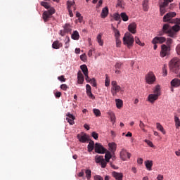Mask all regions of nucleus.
Returning a JSON list of instances; mask_svg holds the SVG:
<instances>
[{"label": "nucleus", "instance_id": "37", "mask_svg": "<svg viewBox=\"0 0 180 180\" xmlns=\"http://www.w3.org/2000/svg\"><path fill=\"white\" fill-rule=\"evenodd\" d=\"M120 16L124 22H127L129 20V16L126 13H121Z\"/></svg>", "mask_w": 180, "mask_h": 180}, {"label": "nucleus", "instance_id": "46", "mask_svg": "<svg viewBox=\"0 0 180 180\" xmlns=\"http://www.w3.org/2000/svg\"><path fill=\"white\" fill-rule=\"evenodd\" d=\"M105 86H109L110 85V79H109V77L108 75H105Z\"/></svg>", "mask_w": 180, "mask_h": 180}, {"label": "nucleus", "instance_id": "36", "mask_svg": "<svg viewBox=\"0 0 180 180\" xmlns=\"http://www.w3.org/2000/svg\"><path fill=\"white\" fill-rule=\"evenodd\" d=\"M143 11H145V12H147V11H148V0L143 1Z\"/></svg>", "mask_w": 180, "mask_h": 180}, {"label": "nucleus", "instance_id": "41", "mask_svg": "<svg viewBox=\"0 0 180 180\" xmlns=\"http://www.w3.org/2000/svg\"><path fill=\"white\" fill-rule=\"evenodd\" d=\"M135 43H136V44H139V46H141V47H144L145 46V44L141 43V41H140V39H139V37H135Z\"/></svg>", "mask_w": 180, "mask_h": 180}, {"label": "nucleus", "instance_id": "39", "mask_svg": "<svg viewBox=\"0 0 180 180\" xmlns=\"http://www.w3.org/2000/svg\"><path fill=\"white\" fill-rule=\"evenodd\" d=\"M93 112H94L95 116H96V117H99L102 115V113L101 112V110L99 109L94 108L93 110Z\"/></svg>", "mask_w": 180, "mask_h": 180}, {"label": "nucleus", "instance_id": "33", "mask_svg": "<svg viewBox=\"0 0 180 180\" xmlns=\"http://www.w3.org/2000/svg\"><path fill=\"white\" fill-rule=\"evenodd\" d=\"M156 127L158 130H160L162 133V134H165V130H164V127L161 125L160 123H156Z\"/></svg>", "mask_w": 180, "mask_h": 180}, {"label": "nucleus", "instance_id": "61", "mask_svg": "<svg viewBox=\"0 0 180 180\" xmlns=\"http://www.w3.org/2000/svg\"><path fill=\"white\" fill-rule=\"evenodd\" d=\"M80 59L82 61H85L86 60V55L85 53L80 56Z\"/></svg>", "mask_w": 180, "mask_h": 180}, {"label": "nucleus", "instance_id": "51", "mask_svg": "<svg viewBox=\"0 0 180 180\" xmlns=\"http://www.w3.org/2000/svg\"><path fill=\"white\" fill-rule=\"evenodd\" d=\"M160 15L162 16L167 11L165 10V7L160 6Z\"/></svg>", "mask_w": 180, "mask_h": 180}, {"label": "nucleus", "instance_id": "38", "mask_svg": "<svg viewBox=\"0 0 180 180\" xmlns=\"http://www.w3.org/2000/svg\"><path fill=\"white\" fill-rule=\"evenodd\" d=\"M86 177L88 180L91 179V176H92V172L90 169L85 170Z\"/></svg>", "mask_w": 180, "mask_h": 180}, {"label": "nucleus", "instance_id": "13", "mask_svg": "<svg viewBox=\"0 0 180 180\" xmlns=\"http://www.w3.org/2000/svg\"><path fill=\"white\" fill-rule=\"evenodd\" d=\"M77 138L78 139L80 143H86V141H89V138H88V135L86 134H77Z\"/></svg>", "mask_w": 180, "mask_h": 180}, {"label": "nucleus", "instance_id": "2", "mask_svg": "<svg viewBox=\"0 0 180 180\" xmlns=\"http://www.w3.org/2000/svg\"><path fill=\"white\" fill-rule=\"evenodd\" d=\"M122 41L123 44L127 46L128 49H131V47H133V44H134V37L129 32L125 33Z\"/></svg>", "mask_w": 180, "mask_h": 180}, {"label": "nucleus", "instance_id": "10", "mask_svg": "<svg viewBox=\"0 0 180 180\" xmlns=\"http://www.w3.org/2000/svg\"><path fill=\"white\" fill-rule=\"evenodd\" d=\"M130 157H131V154L127 152V150L124 148H122L120 151V158L122 161H126L128 158L129 160Z\"/></svg>", "mask_w": 180, "mask_h": 180}, {"label": "nucleus", "instance_id": "30", "mask_svg": "<svg viewBox=\"0 0 180 180\" xmlns=\"http://www.w3.org/2000/svg\"><path fill=\"white\" fill-rule=\"evenodd\" d=\"M96 39L99 46H103V40H102V33L98 34Z\"/></svg>", "mask_w": 180, "mask_h": 180}, {"label": "nucleus", "instance_id": "19", "mask_svg": "<svg viewBox=\"0 0 180 180\" xmlns=\"http://www.w3.org/2000/svg\"><path fill=\"white\" fill-rule=\"evenodd\" d=\"M170 84L174 88H178L180 86V79L178 78H174L171 81Z\"/></svg>", "mask_w": 180, "mask_h": 180}, {"label": "nucleus", "instance_id": "12", "mask_svg": "<svg viewBox=\"0 0 180 180\" xmlns=\"http://www.w3.org/2000/svg\"><path fill=\"white\" fill-rule=\"evenodd\" d=\"M167 41V39L164 37H156L152 40L153 44H162V43H165Z\"/></svg>", "mask_w": 180, "mask_h": 180}, {"label": "nucleus", "instance_id": "4", "mask_svg": "<svg viewBox=\"0 0 180 180\" xmlns=\"http://www.w3.org/2000/svg\"><path fill=\"white\" fill-rule=\"evenodd\" d=\"M54 13H56V9L53 7H51L48 11H44L42 14L44 22H49Z\"/></svg>", "mask_w": 180, "mask_h": 180}, {"label": "nucleus", "instance_id": "60", "mask_svg": "<svg viewBox=\"0 0 180 180\" xmlns=\"http://www.w3.org/2000/svg\"><path fill=\"white\" fill-rule=\"evenodd\" d=\"M176 52L178 56H180V44H178L176 47Z\"/></svg>", "mask_w": 180, "mask_h": 180}, {"label": "nucleus", "instance_id": "28", "mask_svg": "<svg viewBox=\"0 0 180 180\" xmlns=\"http://www.w3.org/2000/svg\"><path fill=\"white\" fill-rule=\"evenodd\" d=\"M115 103L117 109H121V108H123V101L121 99H115Z\"/></svg>", "mask_w": 180, "mask_h": 180}, {"label": "nucleus", "instance_id": "7", "mask_svg": "<svg viewBox=\"0 0 180 180\" xmlns=\"http://www.w3.org/2000/svg\"><path fill=\"white\" fill-rule=\"evenodd\" d=\"M176 16V13L175 12H169L163 17V22H169V23H171L174 19L172 18H175Z\"/></svg>", "mask_w": 180, "mask_h": 180}, {"label": "nucleus", "instance_id": "31", "mask_svg": "<svg viewBox=\"0 0 180 180\" xmlns=\"http://www.w3.org/2000/svg\"><path fill=\"white\" fill-rule=\"evenodd\" d=\"M155 95H159V96H161V88L160 87V85H157L153 91Z\"/></svg>", "mask_w": 180, "mask_h": 180}, {"label": "nucleus", "instance_id": "18", "mask_svg": "<svg viewBox=\"0 0 180 180\" xmlns=\"http://www.w3.org/2000/svg\"><path fill=\"white\" fill-rule=\"evenodd\" d=\"M136 29H137V25H136L135 22L131 23L128 26V30L131 33H132V34H135Z\"/></svg>", "mask_w": 180, "mask_h": 180}, {"label": "nucleus", "instance_id": "49", "mask_svg": "<svg viewBox=\"0 0 180 180\" xmlns=\"http://www.w3.org/2000/svg\"><path fill=\"white\" fill-rule=\"evenodd\" d=\"M91 85H92V86L96 87V80L95 79V78H93L91 79H90L89 81Z\"/></svg>", "mask_w": 180, "mask_h": 180}, {"label": "nucleus", "instance_id": "26", "mask_svg": "<svg viewBox=\"0 0 180 180\" xmlns=\"http://www.w3.org/2000/svg\"><path fill=\"white\" fill-rule=\"evenodd\" d=\"M63 28H64L63 30H65V32H66V33H71L72 30V27L70 24H65L63 26Z\"/></svg>", "mask_w": 180, "mask_h": 180}, {"label": "nucleus", "instance_id": "54", "mask_svg": "<svg viewBox=\"0 0 180 180\" xmlns=\"http://www.w3.org/2000/svg\"><path fill=\"white\" fill-rule=\"evenodd\" d=\"M60 89H63V91H67V89H68V86L65 84H61Z\"/></svg>", "mask_w": 180, "mask_h": 180}, {"label": "nucleus", "instance_id": "14", "mask_svg": "<svg viewBox=\"0 0 180 180\" xmlns=\"http://www.w3.org/2000/svg\"><path fill=\"white\" fill-rule=\"evenodd\" d=\"M171 30L172 33L173 34L172 38L175 39V37H176V33H178V32H180V26L176 24L173 26H171Z\"/></svg>", "mask_w": 180, "mask_h": 180}, {"label": "nucleus", "instance_id": "9", "mask_svg": "<svg viewBox=\"0 0 180 180\" xmlns=\"http://www.w3.org/2000/svg\"><path fill=\"white\" fill-rule=\"evenodd\" d=\"M94 150L98 154H105L106 153V148L99 143H95Z\"/></svg>", "mask_w": 180, "mask_h": 180}, {"label": "nucleus", "instance_id": "40", "mask_svg": "<svg viewBox=\"0 0 180 180\" xmlns=\"http://www.w3.org/2000/svg\"><path fill=\"white\" fill-rule=\"evenodd\" d=\"M139 127L142 131H146V124L141 120L139 121Z\"/></svg>", "mask_w": 180, "mask_h": 180}, {"label": "nucleus", "instance_id": "53", "mask_svg": "<svg viewBox=\"0 0 180 180\" xmlns=\"http://www.w3.org/2000/svg\"><path fill=\"white\" fill-rule=\"evenodd\" d=\"M115 68H116V70H120V68H122V63L117 62V63L115 65Z\"/></svg>", "mask_w": 180, "mask_h": 180}, {"label": "nucleus", "instance_id": "42", "mask_svg": "<svg viewBox=\"0 0 180 180\" xmlns=\"http://www.w3.org/2000/svg\"><path fill=\"white\" fill-rule=\"evenodd\" d=\"M41 6H44V8H45V9H50V5L49 4V3L45 2V1H41Z\"/></svg>", "mask_w": 180, "mask_h": 180}, {"label": "nucleus", "instance_id": "50", "mask_svg": "<svg viewBox=\"0 0 180 180\" xmlns=\"http://www.w3.org/2000/svg\"><path fill=\"white\" fill-rule=\"evenodd\" d=\"M124 5V1H123V0H117V6H120V8H123Z\"/></svg>", "mask_w": 180, "mask_h": 180}, {"label": "nucleus", "instance_id": "22", "mask_svg": "<svg viewBox=\"0 0 180 180\" xmlns=\"http://www.w3.org/2000/svg\"><path fill=\"white\" fill-rule=\"evenodd\" d=\"M109 15V8L108 7H105L102 9L101 16L102 19H105Z\"/></svg>", "mask_w": 180, "mask_h": 180}, {"label": "nucleus", "instance_id": "43", "mask_svg": "<svg viewBox=\"0 0 180 180\" xmlns=\"http://www.w3.org/2000/svg\"><path fill=\"white\" fill-rule=\"evenodd\" d=\"M96 160V162L97 164L101 163L104 159H103V156H96L95 158Z\"/></svg>", "mask_w": 180, "mask_h": 180}, {"label": "nucleus", "instance_id": "63", "mask_svg": "<svg viewBox=\"0 0 180 180\" xmlns=\"http://www.w3.org/2000/svg\"><path fill=\"white\" fill-rule=\"evenodd\" d=\"M94 180H103V177H101L99 175L94 176Z\"/></svg>", "mask_w": 180, "mask_h": 180}, {"label": "nucleus", "instance_id": "35", "mask_svg": "<svg viewBox=\"0 0 180 180\" xmlns=\"http://www.w3.org/2000/svg\"><path fill=\"white\" fill-rule=\"evenodd\" d=\"M108 146L110 148L112 153H115V151H116L117 145L115 143H108Z\"/></svg>", "mask_w": 180, "mask_h": 180}, {"label": "nucleus", "instance_id": "1", "mask_svg": "<svg viewBox=\"0 0 180 180\" xmlns=\"http://www.w3.org/2000/svg\"><path fill=\"white\" fill-rule=\"evenodd\" d=\"M169 68L171 72H174V74H179L180 59L178 57L173 58L169 63Z\"/></svg>", "mask_w": 180, "mask_h": 180}, {"label": "nucleus", "instance_id": "58", "mask_svg": "<svg viewBox=\"0 0 180 180\" xmlns=\"http://www.w3.org/2000/svg\"><path fill=\"white\" fill-rule=\"evenodd\" d=\"M58 79L61 82H65L66 79L64 77V75H61L58 77Z\"/></svg>", "mask_w": 180, "mask_h": 180}, {"label": "nucleus", "instance_id": "47", "mask_svg": "<svg viewBox=\"0 0 180 180\" xmlns=\"http://www.w3.org/2000/svg\"><path fill=\"white\" fill-rule=\"evenodd\" d=\"M120 18H121V15H119L118 13L114 14V19H115V20H120V22H118V24L120 23V22L122 21V20L120 19Z\"/></svg>", "mask_w": 180, "mask_h": 180}, {"label": "nucleus", "instance_id": "62", "mask_svg": "<svg viewBox=\"0 0 180 180\" xmlns=\"http://www.w3.org/2000/svg\"><path fill=\"white\" fill-rule=\"evenodd\" d=\"M91 86H90L89 84H86V94H87L88 92H91Z\"/></svg>", "mask_w": 180, "mask_h": 180}, {"label": "nucleus", "instance_id": "23", "mask_svg": "<svg viewBox=\"0 0 180 180\" xmlns=\"http://www.w3.org/2000/svg\"><path fill=\"white\" fill-rule=\"evenodd\" d=\"M60 47H63V44L60 42V41H55L52 44V48L55 49V50H58Z\"/></svg>", "mask_w": 180, "mask_h": 180}, {"label": "nucleus", "instance_id": "29", "mask_svg": "<svg viewBox=\"0 0 180 180\" xmlns=\"http://www.w3.org/2000/svg\"><path fill=\"white\" fill-rule=\"evenodd\" d=\"M72 40H79V33L78 31H74L71 35Z\"/></svg>", "mask_w": 180, "mask_h": 180}, {"label": "nucleus", "instance_id": "52", "mask_svg": "<svg viewBox=\"0 0 180 180\" xmlns=\"http://www.w3.org/2000/svg\"><path fill=\"white\" fill-rule=\"evenodd\" d=\"M144 141L148 144V146H149V147H154V144H153V142H151L150 140L145 139Z\"/></svg>", "mask_w": 180, "mask_h": 180}, {"label": "nucleus", "instance_id": "48", "mask_svg": "<svg viewBox=\"0 0 180 180\" xmlns=\"http://www.w3.org/2000/svg\"><path fill=\"white\" fill-rule=\"evenodd\" d=\"M171 23H175V25H180V18H174L171 21Z\"/></svg>", "mask_w": 180, "mask_h": 180}, {"label": "nucleus", "instance_id": "20", "mask_svg": "<svg viewBox=\"0 0 180 180\" xmlns=\"http://www.w3.org/2000/svg\"><path fill=\"white\" fill-rule=\"evenodd\" d=\"M144 164L148 171H153V160H146L145 161Z\"/></svg>", "mask_w": 180, "mask_h": 180}, {"label": "nucleus", "instance_id": "27", "mask_svg": "<svg viewBox=\"0 0 180 180\" xmlns=\"http://www.w3.org/2000/svg\"><path fill=\"white\" fill-rule=\"evenodd\" d=\"M108 115L110 116L111 122L115 123V122H116V115H115V112L108 111Z\"/></svg>", "mask_w": 180, "mask_h": 180}, {"label": "nucleus", "instance_id": "16", "mask_svg": "<svg viewBox=\"0 0 180 180\" xmlns=\"http://www.w3.org/2000/svg\"><path fill=\"white\" fill-rule=\"evenodd\" d=\"M120 91H122V87H120V86L111 87V93L112 96H116L117 95V92H119Z\"/></svg>", "mask_w": 180, "mask_h": 180}, {"label": "nucleus", "instance_id": "8", "mask_svg": "<svg viewBox=\"0 0 180 180\" xmlns=\"http://www.w3.org/2000/svg\"><path fill=\"white\" fill-rule=\"evenodd\" d=\"M170 50L171 48L168 47L165 44H162L161 46L160 57L164 58L167 57V56H169Z\"/></svg>", "mask_w": 180, "mask_h": 180}, {"label": "nucleus", "instance_id": "21", "mask_svg": "<svg viewBox=\"0 0 180 180\" xmlns=\"http://www.w3.org/2000/svg\"><path fill=\"white\" fill-rule=\"evenodd\" d=\"M85 80L84 77V75L81 71H79L77 73V82L78 84H84V81Z\"/></svg>", "mask_w": 180, "mask_h": 180}, {"label": "nucleus", "instance_id": "24", "mask_svg": "<svg viewBox=\"0 0 180 180\" xmlns=\"http://www.w3.org/2000/svg\"><path fill=\"white\" fill-rule=\"evenodd\" d=\"M87 148H88L89 153L94 151V149L95 148V142H94V141L92 140H90L89 143L87 146Z\"/></svg>", "mask_w": 180, "mask_h": 180}, {"label": "nucleus", "instance_id": "57", "mask_svg": "<svg viewBox=\"0 0 180 180\" xmlns=\"http://www.w3.org/2000/svg\"><path fill=\"white\" fill-rule=\"evenodd\" d=\"M108 162L105 159L101 162V168H106V164Z\"/></svg>", "mask_w": 180, "mask_h": 180}, {"label": "nucleus", "instance_id": "34", "mask_svg": "<svg viewBox=\"0 0 180 180\" xmlns=\"http://www.w3.org/2000/svg\"><path fill=\"white\" fill-rule=\"evenodd\" d=\"M80 68L84 75H86V74H88V67L86 66V65H82L80 66Z\"/></svg>", "mask_w": 180, "mask_h": 180}, {"label": "nucleus", "instance_id": "44", "mask_svg": "<svg viewBox=\"0 0 180 180\" xmlns=\"http://www.w3.org/2000/svg\"><path fill=\"white\" fill-rule=\"evenodd\" d=\"M163 77L168 75V71L167 70V65H164L162 68Z\"/></svg>", "mask_w": 180, "mask_h": 180}, {"label": "nucleus", "instance_id": "56", "mask_svg": "<svg viewBox=\"0 0 180 180\" xmlns=\"http://www.w3.org/2000/svg\"><path fill=\"white\" fill-rule=\"evenodd\" d=\"M91 136L95 140H98V137L99 135L98 134V133L94 131L91 133Z\"/></svg>", "mask_w": 180, "mask_h": 180}, {"label": "nucleus", "instance_id": "59", "mask_svg": "<svg viewBox=\"0 0 180 180\" xmlns=\"http://www.w3.org/2000/svg\"><path fill=\"white\" fill-rule=\"evenodd\" d=\"M174 121L176 124H177L178 126H180V120L179 118L176 116L174 117Z\"/></svg>", "mask_w": 180, "mask_h": 180}, {"label": "nucleus", "instance_id": "5", "mask_svg": "<svg viewBox=\"0 0 180 180\" xmlns=\"http://www.w3.org/2000/svg\"><path fill=\"white\" fill-rule=\"evenodd\" d=\"M146 82L149 85H152V84H154L155 82V75H154V72H149L145 77Z\"/></svg>", "mask_w": 180, "mask_h": 180}, {"label": "nucleus", "instance_id": "64", "mask_svg": "<svg viewBox=\"0 0 180 180\" xmlns=\"http://www.w3.org/2000/svg\"><path fill=\"white\" fill-rule=\"evenodd\" d=\"M157 179H158V180H162V179H164V176H162V175H161V174H159V175H158V176H157Z\"/></svg>", "mask_w": 180, "mask_h": 180}, {"label": "nucleus", "instance_id": "32", "mask_svg": "<svg viewBox=\"0 0 180 180\" xmlns=\"http://www.w3.org/2000/svg\"><path fill=\"white\" fill-rule=\"evenodd\" d=\"M172 1H174V0H163V2H162L160 4V6H162L163 8H167V6H168L169 2H172Z\"/></svg>", "mask_w": 180, "mask_h": 180}, {"label": "nucleus", "instance_id": "6", "mask_svg": "<svg viewBox=\"0 0 180 180\" xmlns=\"http://www.w3.org/2000/svg\"><path fill=\"white\" fill-rule=\"evenodd\" d=\"M112 30L115 33L116 47H120V46H122V41H120V32H119L115 27H112Z\"/></svg>", "mask_w": 180, "mask_h": 180}, {"label": "nucleus", "instance_id": "55", "mask_svg": "<svg viewBox=\"0 0 180 180\" xmlns=\"http://www.w3.org/2000/svg\"><path fill=\"white\" fill-rule=\"evenodd\" d=\"M87 96H89V98H90L91 99H95V96H94V94H92V91L88 92L86 93Z\"/></svg>", "mask_w": 180, "mask_h": 180}, {"label": "nucleus", "instance_id": "45", "mask_svg": "<svg viewBox=\"0 0 180 180\" xmlns=\"http://www.w3.org/2000/svg\"><path fill=\"white\" fill-rule=\"evenodd\" d=\"M166 44L167 47H169V49H171V45L172 44V39L167 38Z\"/></svg>", "mask_w": 180, "mask_h": 180}, {"label": "nucleus", "instance_id": "17", "mask_svg": "<svg viewBox=\"0 0 180 180\" xmlns=\"http://www.w3.org/2000/svg\"><path fill=\"white\" fill-rule=\"evenodd\" d=\"M159 96L160 94H150L148 97V101L150 102V103H154V102L158 99Z\"/></svg>", "mask_w": 180, "mask_h": 180}, {"label": "nucleus", "instance_id": "3", "mask_svg": "<svg viewBox=\"0 0 180 180\" xmlns=\"http://www.w3.org/2000/svg\"><path fill=\"white\" fill-rule=\"evenodd\" d=\"M164 34H168L169 37L174 36L171 30V25L168 23L164 24L162 30L158 32V36H164Z\"/></svg>", "mask_w": 180, "mask_h": 180}, {"label": "nucleus", "instance_id": "11", "mask_svg": "<svg viewBox=\"0 0 180 180\" xmlns=\"http://www.w3.org/2000/svg\"><path fill=\"white\" fill-rule=\"evenodd\" d=\"M66 120L71 126L75 124V116L70 112L66 113Z\"/></svg>", "mask_w": 180, "mask_h": 180}, {"label": "nucleus", "instance_id": "25", "mask_svg": "<svg viewBox=\"0 0 180 180\" xmlns=\"http://www.w3.org/2000/svg\"><path fill=\"white\" fill-rule=\"evenodd\" d=\"M105 155V160L106 161V162H109V160H110V158H112V153L106 150L105 152L104 153Z\"/></svg>", "mask_w": 180, "mask_h": 180}, {"label": "nucleus", "instance_id": "15", "mask_svg": "<svg viewBox=\"0 0 180 180\" xmlns=\"http://www.w3.org/2000/svg\"><path fill=\"white\" fill-rule=\"evenodd\" d=\"M112 176L116 180H123V173H119L115 171L111 173Z\"/></svg>", "mask_w": 180, "mask_h": 180}]
</instances>
